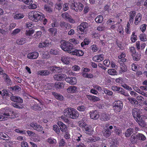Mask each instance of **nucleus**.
<instances>
[{"label":"nucleus","instance_id":"obj_53","mask_svg":"<svg viewBox=\"0 0 147 147\" xmlns=\"http://www.w3.org/2000/svg\"><path fill=\"white\" fill-rule=\"evenodd\" d=\"M125 31L127 34H129L131 32L130 29V24L128 22L125 28Z\"/></svg>","mask_w":147,"mask_h":147},{"label":"nucleus","instance_id":"obj_30","mask_svg":"<svg viewBox=\"0 0 147 147\" xmlns=\"http://www.w3.org/2000/svg\"><path fill=\"white\" fill-rule=\"evenodd\" d=\"M42 107H40L37 104H36L31 107V109L34 111H40L42 109Z\"/></svg>","mask_w":147,"mask_h":147},{"label":"nucleus","instance_id":"obj_42","mask_svg":"<svg viewBox=\"0 0 147 147\" xmlns=\"http://www.w3.org/2000/svg\"><path fill=\"white\" fill-rule=\"evenodd\" d=\"M140 40L143 41H146L147 40V36L144 33L141 34L140 36Z\"/></svg>","mask_w":147,"mask_h":147},{"label":"nucleus","instance_id":"obj_12","mask_svg":"<svg viewBox=\"0 0 147 147\" xmlns=\"http://www.w3.org/2000/svg\"><path fill=\"white\" fill-rule=\"evenodd\" d=\"M65 80L67 83L72 84L74 85L76 84L77 80L76 77L67 78L66 76L65 78Z\"/></svg>","mask_w":147,"mask_h":147},{"label":"nucleus","instance_id":"obj_29","mask_svg":"<svg viewBox=\"0 0 147 147\" xmlns=\"http://www.w3.org/2000/svg\"><path fill=\"white\" fill-rule=\"evenodd\" d=\"M130 139L131 142L133 144L136 143L138 142L137 137H136V135L135 136V134H133L131 136Z\"/></svg>","mask_w":147,"mask_h":147},{"label":"nucleus","instance_id":"obj_15","mask_svg":"<svg viewBox=\"0 0 147 147\" xmlns=\"http://www.w3.org/2000/svg\"><path fill=\"white\" fill-rule=\"evenodd\" d=\"M60 26L64 30L69 29L71 28V25L65 22H61L60 24Z\"/></svg>","mask_w":147,"mask_h":147},{"label":"nucleus","instance_id":"obj_20","mask_svg":"<svg viewBox=\"0 0 147 147\" xmlns=\"http://www.w3.org/2000/svg\"><path fill=\"white\" fill-rule=\"evenodd\" d=\"M67 91L68 93H73L77 92L78 90L76 87L74 86H71L68 87L67 89Z\"/></svg>","mask_w":147,"mask_h":147},{"label":"nucleus","instance_id":"obj_62","mask_svg":"<svg viewBox=\"0 0 147 147\" xmlns=\"http://www.w3.org/2000/svg\"><path fill=\"white\" fill-rule=\"evenodd\" d=\"M122 86L124 88L129 91H131L132 90V88L126 84H123L122 85Z\"/></svg>","mask_w":147,"mask_h":147},{"label":"nucleus","instance_id":"obj_37","mask_svg":"<svg viewBox=\"0 0 147 147\" xmlns=\"http://www.w3.org/2000/svg\"><path fill=\"white\" fill-rule=\"evenodd\" d=\"M26 38H22L16 40V42L18 45H23L26 42Z\"/></svg>","mask_w":147,"mask_h":147},{"label":"nucleus","instance_id":"obj_27","mask_svg":"<svg viewBox=\"0 0 147 147\" xmlns=\"http://www.w3.org/2000/svg\"><path fill=\"white\" fill-rule=\"evenodd\" d=\"M65 84L63 82H57L55 83V87L57 89H61L64 88Z\"/></svg>","mask_w":147,"mask_h":147},{"label":"nucleus","instance_id":"obj_28","mask_svg":"<svg viewBox=\"0 0 147 147\" xmlns=\"http://www.w3.org/2000/svg\"><path fill=\"white\" fill-rule=\"evenodd\" d=\"M47 142L49 143L50 144L54 145L57 143L56 140L51 137L48 138L46 140Z\"/></svg>","mask_w":147,"mask_h":147},{"label":"nucleus","instance_id":"obj_14","mask_svg":"<svg viewBox=\"0 0 147 147\" xmlns=\"http://www.w3.org/2000/svg\"><path fill=\"white\" fill-rule=\"evenodd\" d=\"M38 53L37 52H33L28 53L27 56V58L29 59H36L38 57Z\"/></svg>","mask_w":147,"mask_h":147},{"label":"nucleus","instance_id":"obj_1","mask_svg":"<svg viewBox=\"0 0 147 147\" xmlns=\"http://www.w3.org/2000/svg\"><path fill=\"white\" fill-rule=\"evenodd\" d=\"M63 45L61 46L62 49L64 51L67 52L73 55H75L78 56H81L83 55L84 52L80 50L75 49L73 48L69 43L62 42Z\"/></svg>","mask_w":147,"mask_h":147},{"label":"nucleus","instance_id":"obj_25","mask_svg":"<svg viewBox=\"0 0 147 147\" xmlns=\"http://www.w3.org/2000/svg\"><path fill=\"white\" fill-rule=\"evenodd\" d=\"M100 119L102 121H107L109 120L110 117L108 114L103 113L100 116Z\"/></svg>","mask_w":147,"mask_h":147},{"label":"nucleus","instance_id":"obj_38","mask_svg":"<svg viewBox=\"0 0 147 147\" xmlns=\"http://www.w3.org/2000/svg\"><path fill=\"white\" fill-rule=\"evenodd\" d=\"M103 20V16L101 15L97 16L95 19V21L97 23H101Z\"/></svg>","mask_w":147,"mask_h":147},{"label":"nucleus","instance_id":"obj_39","mask_svg":"<svg viewBox=\"0 0 147 147\" xmlns=\"http://www.w3.org/2000/svg\"><path fill=\"white\" fill-rule=\"evenodd\" d=\"M108 74L110 75H115L117 74V72L114 69H109L108 71Z\"/></svg>","mask_w":147,"mask_h":147},{"label":"nucleus","instance_id":"obj_52","mask_svg":"<svg viewBox=\"0 0 147 147\" xmlns=\"http://www.w3.org/2000/svg\"><path fill=\"white\" fill-rule=\"evenodd\" d=\"M110 4L108 3L104 7V10L105 11H107L109 12H111L112 10L111 9Z\"/></svg>","mask_w":147,"mask_h":147},{"label":"nucleus","instance_id":"obj_26","mask_svg":"<svg viewBox=\"0 0 147 147\" xmlns=\"http://www.w3.org/2000/svg\"><path fill=\"white\" fill-rule=\"evenodd\" d=\"M142 18V16L140 13H138L136 15L134 23L135 25H138L141 22Z\"/></svg>","mask_w":147,"mask_h":147},{"label":"nucleus","instance_id":"obj_5","mask_svg":"<svg viewBox=\"0 0 147 147\" xmlns=\"http://www.w3.org/2000/svg\"><path fill=\"white\" fill-rule=\"evenodd\" d=\"M112 125H110L107 123L105 125V127L103 129L102 132L104 136L107 138L109 137L111 134L112 130L113 129Z\"/></svg>","mask_w":147,"mask_h":147},{"label":"nucleus","instance_id":"obj_48","mask_svg":"<svg viewBox=\"0 0 147 147\" xmlns=\"http://www.w3.org/2000/svg\"><path fill=\"white\" fill-rule=\"evenodd\" d=\"M112 90L114 91L117 92L118 93L122 89V88L117 86H113L112 87Z\"/></svg>","mask_w":147,"mask_h":147},{"label":"nucleus","instance_id":"obj_21","mask_svg":"<svg viewBox=\"0 0 147 147\" xmlns=\"http://www.w3.org/2000/svg\"><path fill=\"white\" fill-rule=\"evenodd\" d=\"M50 74L49 71L47 70H42L38 71L36 72L37 75H40L41 76H46Z\"/></svg>","mask_w":147,"mask_h":147},{"label":"nucleus","instance_id":"obj_11","mask_svg":"<svg viewBox=\"0 0 147 147\" xmlns=\"http://www.w3.org/2000/svg\"><path fill=\"white\" fill-rule=\"evenodd\" d=\"M103 55L102 54L96 55L92 58V60L96 62H99L104 59Z\"/></svg>","mask_w":147,"mask_h":147},{"label":"nucleus","instance_id":"obj_34","mask_svg":"<svg viewBox=\"0 0 147 147\" xmlns=\"http://www.w3.org/2000/svg\"><path fill=\"white\" fill-rule=\"evenodd\" d=\"M50 70L53 72L56 71L59 73L62 71V69L56 66H53L51 67Z\"/></svg>","mask_w":147,"mask_h":147},{"label":"nucleus","instance_id":"obj_63","mask_svg":"<svg viewBox=\"0 0 147 147\" xmlns=\"http://www.w3.org/2000/svg\"><path fill=\"white\" fill-rule=\"evenodd\" d=\"M104 65L107 67H108L110 64V61L108 59H106L103 61Z\"/></svg>","mask_w":147,"mask_h":147},{"label":"nucleus","instance_id":"obj_61","mask_svg":"<svg viewBox=\"0 0 147 147\" xmlns=\"http://www.w3.org/2000/svg\"><path fill=\"white\" fill-rule=\"evenodd\" d=\"M42 32L40 31H37L36 33L35 34L34 36V37L36 39L39 38H40L41 36Z\"/></svg>","mask_w":147,"mask_h":147},{"label":"nucleus","instance_id":"obj_3","mask_svg":"<svg viewBox=\"0 0 147 147\" xmlns=\"http://www.w3.org/2000/svg\"><path fill=\"white\" fill-rule=\"evenodd\" d=\"M28 17L31 20L36 22L39 20L42 21L45 17V16L42 13L40 15L36 11H32L28 13Z\"/></svg>","mask_w":147,"mask_h":147},{"label":"nucleus","instance_id":"obj_33","mask_svg":"<svg viewBox=\"0 0 147 147\" xmlns=\"http://www.w3.org/2000/svg\"><path fill=\"white\" fill-rule=\"evenodd\" d=\"M52 94L56 99L60 100L63 99V97L62 95L55 92H52Z\"/></svg>","mask_w":147,"mask_h":147},{"label":"nucleus","instance_id":"obj_43","mask_svg":"<svg viewBox=\"0 0 147 147\" xmlns=\"http://www.w3.org/2000/svg\"><path fill=\"white\" fill-rule=\"evenodd\" d=\"M44 9L47 12L49 13H51L53 11L52 9L48 5H45Z\"/></svg>","mask_w":147,"mask_h":147},{"label":"nucleus","instance_id":"obj_54","mask_svg":"<svg viewBox=\"0 0 147 147\" xmlns=\"http://www.w3.org/2000/svg\"><path fill=\"white\" fill-rule=\"evenodd\" d=\"M88 142H95L97 140H99V138H96L94 137H90L89 138Z\"/></svg>","mask_w":147,"mask_h":147},{"label":"nucleus","instance_id":"obj_64","mask_svg":"<svg viewBox=\"0 0 147 147\" xmlns=\"http://www.w3.org/2000/svg\"><path fill=\"white\" fill-rule=\"evenodd\" d=\"M61 16L63 18L66 20H67V19H69V17H70L68 14L67 13H63Z\"/></svg>","mask_w":147,"mask_h":147},{"label":"nucleus","instance_id":"obj_24","mask_svg":"<svg viewBox=\"0 0 147 147\" xmlns=\"http://www.w3.org/2000/svg\"><path fill=\"white\" fill-rule=\"evenodd\" d=\"M86 134L89 135L93 133V130L88 125L84 128Z\"/></svg>","mask_w":147,"mask_h":147},{"label":"nucleus","instance_id":"obj_40","mask_svg":"<svg viewBox=\"0 0 147 147\" xmlns=\"http://www.w3.org/2000/svg\"><path fill=\"white\" fill-rule=\"evenodd\" d=\"M8 138V136L5 133L3 132L0 133V138L1 139L5 140V138H6L5 140H7V138Z\"/></svg>","mask_w":147,"mask_h":147},{"label":"nucleus","instance_id":"obj_16","mask_svg":"<svg viewBox=\"0 0 147 147\" xmlns=\"http://www.w3.org/2000/svg\"><path fill=\"white\" fill-rule=\"evenodd\" d=\"M132 115L135 120L141 116L140 110L137 109H134L133 110Z\"/></svg>","mask_w":147,"mask_h":147},{"label":"nucleus","instance_id":"obj_4","mask_svg":"<svg viewBox=\"0 0 147 147\" xmlns=\"http://www.w3.org/2000/svg\"><path fill=\"white\" fill-rule=\"evenodd\" d=\"M8 109V107H6L2 111L0 110V121L6 120L8 118H14L15 117V116H12L10 115L11 114L10 112L9 113L8 112V111H4V110H7Z\"/></svg>","mask_w":147,"mask_h":147},{"label":"nucleus","instance_id":"obj_8","mask_svg":"<svg viewBox=\"0 0 147 147\" xmlns=\"http://www.w3.org/2000/svg\"><path fill=\"white\" fill-rule=\"evenodd\" d=\"M62 42H64L66 43H69L70 44V45L73 48H74L73 46L74 45H75L78 43L79 41L78 40L74 38L69 40V42L66 41L64 40H61L60 42L61 45H60V47L62 49V48L61 47V45H63Z\"/></svg>","mask_w":147,"mask_h":147},{"label":"nucleus","instance_id":"obj_7","mask_svg":"<svg viewBox=\"0 0 147 147\" xmlns=\"http://www.w3.org/2000/svg\"><path fill=\"white\" fill-rule=\"evenodd\" d=\"M123 105L122 102L120 101L116 102L114 103L113 106V109L115 111L116 113L120 112L123 108Z\"/></svg>","mask_w":147,"mask_h":147},{"label":"nucleus","instance_id":"obj_49","mask_svg":"<svg viewBox=\"0 0 147 147\" xmlns=\"http://www.w3.org/2000/svg\"><path fill=\"white\" fill-rule=\"evenodd\" d=\"M132 56L133 57V59L134 60L138 61L140 58V56L139 54H137V53H136L134 54H133Z\"/></svg>","mask_w":147,"mask_h":147},{"label":"nucleus","instance_id":"obj_56","mask_svg":"<svg viewBox=\"0 0 147 147\" xmlns=\"http://www.w3.org/2000/svg\"><path fill=\"white\" fill-rule=\"evenodd\" d=\"M91 49L93 52H96L98 50V47L96 45H93L91 46Z\"/></svg>","mask_w":147,"mask_h":147},{"label":"nucleus","instance_id":"obj_22","mask_svg":"<svg viewBox=\"0 0 147 147\" xmlns=\"http://www.w3.org/2000/svg\"><path fill=\"white\" fill-rule=\"evenodd\" d=\"M86 97L89 100L92 102H95L100 100V99L99 98L95 96L87 95Z\"/></svg>","mask_w":147,"mask_h":147},{"label":"nucleus","instance_id":"obj_6","mask_svg":"<svg viewBox=\"0 0 147 147\" xmlns=\"http://www.w3.org/2000/svg\"><path fill=\"white\" fill-rule=\"evenodd\" d=\"M70 5L71 9L76 11H80L83 10L84 8L83 4L79 2L78 3L75 2L71 3L70 4Z\"/></svg>","mask_w":147,"mask_h":147},{"label":"nucleus","instance_id":"obj_32","mask_svg":"<svg viewBox=\"0 0 147 147\" xmlns=\"http://www.w3.org/2000/svg\"><path fill=\"white\" fill-rule=\"evenodd\" d=\"M13 16L15 19H19L23 18L24 17V15L23 13H18L16 14H13Z\"/></svg>","mask_w":147,"mask_h":147},{"label":"nucleus","instance_id":"obj_50","mask_svg":"<svg viewBox=\"0 0 147 147\" xmlns=\"http://www.w3.org/2000/svg\"><path fill=\"white\" fill-rule=\"evenodd\" d=\"M82 136V135L78 133L77 134V135L74 138V140L78 142H79L80 141Z\"/></svg>","mask_w":147,"mask_h":147},{"label":"nucleus","instance_id":"obj_60","mask_svg":"<svg viewBox=\"0 0 147 147\" xmlns=\"http://www.w3.org/2000/svg\"><path fill=\"white\" fill-rule=\"evenodd\" d=\"M59 51L57 50L51 49L50 51V53L51 54L56 55L58 53Z\"/></svg>","mask_w":147,"mask_h":147},{"label":"nucleus","instance_id":"obj_35","mask_svg":"<svg viewBox=\"0 0 147 147\" xmlns=\"http://www.w3.org/2000/svg\"><path fill=\"white\" fill-rule=\"evenodd\" d=\"M134 129L131 128L128 129L125 133V136L126 137H129L133 132Z\"/></svg>","mask_w":147,"mask_h":147},{"label":"nucleus","instance_id":"obj_44","mask_svg":"<svg viewBox=\"0 0 147 147\" xmlns=\"http://www.w3.org/2000/svg\"><path fill=\"white\" fill-rule=\"evenodd\" d=\"M49 31L52 34V35L54 36L57 33V30L56 28H51L49 29Z\"/></svg>","mask_w":147,"mask_h":147},{"label":"nucleus","instance_id":"obj_10","mask_svg":"<svg viewBox=\"0 0 147 147\" xmlns=\"http://www.w3.org/2000/svg\"><path fill=\"white\" fill-rule=\"evenodd\" d=\"M90 118L93 119H97L99 116L98 112L96 110L90 111Z\"/></svg>","mask_w":147,"mask_h":147},{"label":"nucleus","instance_id":"obj_19","mask_svg":"<svg viewBox=\"0 0 147 147\" xmlns=\"http://www.w3.org/2000/svg\"><path fill=\"white\" fill-rule=\"evenodd\" d=\"M61 60L63 63L68 65L70 62L71 58L68 57L63 56L61 57Z\"/></svg>","mask_w":147,"mask_h":147},{"label":"nucleus","instance_id":"obj_58","mask_svg":"<svg viewBox=\"0 0 147 147\" xmlns=\"http://www.w3.org/2000/svg\"><path fill=\"white\" fill-rule=\"evenodd\" d=\"M86 107L83 105H81L78 107L77 109L80 111L82 112L84 111L86 109Z\"/></svg>","mask_w":147,"mask_h":147},{"label":"nucleus","instance_id":"obj_2","mask_svg":"<svg viewBox=\"0 0 147 147\" xmlns=\"http://www.w3.org/2000/svg\"><path fill=\"white\" fill-rule=\"evenodd\" d=\"M64 115L72 119H76L79 116V113L77 111L73 108L68 107L63 111Z\"/></svg>","mask_w":147,"mask_h":147},{"label":"nucleus","instance_id":"obj_57","mask_svg":"<svg viewBox=\"0 0 147 147\" xmlns=\"http://www.w3.org/2000/svg\"><path fill=\"white\" fill-rule=\"evenodd\" d=\"M12 105L15 107L17 108L22 109L23 108V106L21 105L20 104H18L16 103H13L12 104Z\"/></svg>","mask_w":147,"mask_h":147},{"label":"nucleus","instance_id":"obj_17","mask_svg":"<svg viewBox=\"0 0 147 147\" xmlns=\"http://www.w3.org/2000/svg\"><path fill=\"white\" fill-rule=\"evenodd\" d=\"M135 120L138 123L139 125L142 127H144L146 125V123H145L144 121L142 119V117L141 116L137 119H136Z\"/></svg>","mask_w":147,"mask_h":147},{"label":"nucleus","instance_id":"obj_41","mask_svg":"<svg viewBox=\"0 0 147 147\" xmlns=\"http://www.w3.org/2000/svg\"><path fill=\"white\" fill-rule=\"evenodd\" d=\"M13 142L12 141L8 140L5 142L4 146L5 147H13Z\"/></svg>","mask_w":147,"mask_h":147},{"label":"nucleus","instance_id":"obj_59","mask_svg":"<svg viewBox=\"0 0 147 147\" xmlns=\"http://www.w3.org/2000/svg\"><path fill=\"white\" fill-rule=\"evenodd\" d=\"M34 32V30H27L26 31V34L27 36H30L33 34Z\"/></svg>","mask_w":147,"mask_h":147},{"label":"nucleus","instance_id":"obj_45","mask_svg":"<svg viewBox=\"0 0 147 147\" xmlns=\"http://www.w3.org/2000/svg\"><path fill=\"white\" fill-rule=\"evenodd\" d=\"M117 30V31L119 32V34L121 36H123V35L124 32L123 31V28L121 26H119L118 27V28Z\"/></svg>","mask_w":147,"mask_h":147},{"label":"nucleus","instance_id":"obj_36","mask_svg":"<svg viewBox=\"0 0 147 147\" xmlns=\"http://www.w3.org/2000/svg\"><path fill=\"white\" fill-rule=\"evenodd\" d=\"M79 126L83 130L84 128L87 125L83 120H81L78 122Z\"/></svg>","mask_w":147,"mask_h":147},{"label":"nucleus","instance_id":"obj_47","mask_svg":"<svg viewBox=\"0 0 147 147\" xmlns=\"http://www.w3.org/2000/svg\"><path fill=\"white\" fill-rule=\"evenodd\" d=\"M120 69L121 70L120 71V73L125 72L127 70V68L126 65L124 64L121 65Z\"/></svg>","mask_w":147,"mask_h":147},{"label":"nucleus","instance_id":"obj_55","mask_svg":"<svg viewBox=\"0 0 147 147\" xmlns=\"http://www.w3.org/2000/svg\"><path fill=\"white\" fill-rule=\"evenodd\" d=\"M105 29V27L103 25H99L97 28V30L99 31H104Z\"/></svg>","mask_w":147,"mask_h":147},{"label":"nucleus","instance_id":"obj_18","mask_svg":"<svg viewBox=\"0 0 147 147\" xmlns=\"http://www.w3.org/2000/svg\"><path fill=\"white\" fill-rule=\"evenodd\" d=\"M10 99L13 101L21 103L23 102V100L20 97L16 96H12L10 97Z\"/></svg>","mask_w":147,"mask_h":147},{"label":"nucleus","instance_id":"obj_51","mask_svg":"<svg viewBox=\"0 0 147 147\" xmlns=\"http://www.w3.org/2000/svg\"><path fill=\"white\" fill-rule=\"evenodd\" d=\"M114 130L115 133L118 135H120L121 134V131L120 129H118L116 127V126H114Z\"/></svg>","mask_w":147,"mask_h":147},{"label":"nucleus","instance_id":"obj_46","mask_svg":"<svg viewBox=\"0 0 147 147\" xmlns=\"http://www.w3.org/2000/svg\"><path fill=\"white\" fill-rule=\"evenodd\" d=\"M82 76L83 77L88 78H92L93 77V75L91 74H88L87 73H83Z\"/></svg>","mask_w":147,"mask_h":147},{"label":"nucleus","instance_id":"obj_31","mask_svg":"<svg viewBox=\"0 0 147 147\" xmlns=\"http://www.w3.org/2000/svg\"><path fill=\"white\" fill-rule=\"evenodd\" d=\"M136 136L137 137L138 141L139 140L144 141L146 139L145 136L142 134L138 133L136 135Z\"/></svg>","mask_w":147,"mask_h":147},{"label":"nucleus","instance_id":"obj_13","mask_svg":"<svg viewBox=\"0 0 147 147\" xmlns=\"http://www.w3.org/2000/svg\"><path fill=\"white\" fill-rule=\"evenodd\" d=\"M66 75L63 74H59L57 75H55L54 76V78L56 80L58 81H61L63 80L64 79L65 80L66 78Z\"/></svg>","mask_w":147,"mask_h":147},{"label":"nucleus","instance_id":"obj_23","mask_svg":"<svg viewBox=\"0 0 147 147\" xmlns=\"http://www.w3.org/2000/svg\"><path fill=\"white\" fill-rule=\"evenodd\" d=\"M57 124L60 127L61 130L62 132H65L67 130L66 126L62 122L59 121L57 122Z\"/></svg>","mask_w":147,"mask_h":147},{"label":"nucleus","instance_id":"obj_9","mask_svg":"<svg viewBox=\"0 0 147 147\" xmlns=\"http://www.w3.org/2000/svg\"><path fill=\"white\" fill-rule=\"evenodd\" d=\"M30 127L33 128L34 130H36L37 131L40 132L43 130L42 127L36 123L33 122L30 123Z\"/></svg>","mask_w":147,"mask_h":147}]
</instances>
